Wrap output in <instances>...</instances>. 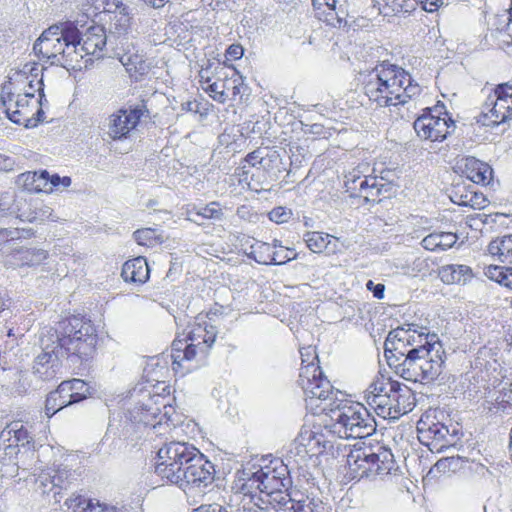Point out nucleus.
<instances>
[{"mask_svg": "<svg viewBox=\"0 0 512 512\" xmlns=\"http://www.w3.org/2000/svg\"><path fill=\"white\" fill-rule=\"evenodd\" d=\"M98 336L90 322L77 316L61 320L55 330L41 337L42 353L34 361V374L48 381L57 377L64 357L88 360L95 351Z\"/></svg>", "mask_w": 512, "mask_h": 512, "instance_id": "1", "label": "nucleus"}, {"mask_svg": "<svg viewBox=\"0 0 512 512\" xmlns=\"http://www.w3.org/2000/svg\"><path fill=\"white\" fill-rule=\"evenodd\" d=\"M363 90L377 107H390L404 105L422 89L403 68L382 62L364 76Z\"/></svg>", "mask_w": 512, "mask_h": 512, "instance_id": "2", "label": "nucleus"}, {"mask_svg": "<svg viewBox=\"0 0 512 512\" xmlns=\"http://www.w3.org/2000/svg\"><path fill=\"white\" fill-rule=\"evenodd\" d=\"M79 29L72 22L50 26L42 32L33 45L35 54L50 60L52 65L61 67L79 65L78 48Z\"/></svg>", "mask_w": 512, "mask_h": 512, "instance_id": "3", "label": "nucleus"}, {"mask_svg": "<svg viewBox=\"0 0 512 512\" xmlns=\"http://www.w3.org/2000/svg\"><path fill=\"white\" fill-rule=\"evenodd\" d=\"M446 353L436 334L426 339L425 346L413 352L408 361L397 364V375L405 380L431 383L438 379L444 369Z\"/></svg>", "mask_w": 512, "mask_h": 512, "instance_id": "4", "label": "nucleus"}, {"mask_svg": "<svg viewBox=\"0 0 512 512\" xmlns=\"http://www.w3.org/2000/svg\"><path fill=\"white\" fill-rule=\"evenodd\" d=\"M323 410L330 411V431L339 438H365L376 431L374 417L360 403L343 404L339 401L334 407L333 403H330Z\"/></svg>", "mask_w": 512, "mask_h": 512, "instance_id": "5", "label": "nucleus"}, {"mask_svg": "<svg viewBox=\"0 0 512 512\" xmlns=\"http://www.w3.org/2000/svg\"><path fill=\"white\" fill-rule=\"evenodd\" d=\"M347 465L354 478L386 476L394 468V456L390 449L376 447H355L347 455Z\"/></svg>", "mask_w": 512, "mask_h": 512, "instance_id": "6", "label": "nucleus"}, {"mask_svg": "<svg viewBox=\"0 0 512 512\" xmlns=\"http://www.w3.org/2000/svg\"><path fill=\"white\" fill-rule=\"evenodd\" d=\"M416 324H407L391 330L384 343V356L390 367L397 371V364L408 361V357L425 346L426 339H430V333L418 331Z\"/></svg>", "mask_w": 512, "mask_h": 512, "instance_id": "7", "label": "nucleus"}, {"mask_svg": "<svg viewBox=\"0 0 512 512\" xmlns=\"http://www.w3.org/2000/svg\"><path fill=\"white\" fill-rule=\"evenodd\" d=\"M298 383L304 392L307 404L317 407L323 404L322 411L330 403H333L334 407L339 402L338 394H342L339 390H334L330 381L323 376L320 366L316 363H309L300 368Z\"/></svg>", "mask_w": 512, "mask_h": 512, "instance_id": "8", "label": "nucleus"}, {"mask_svg": "<svg viewBox=\"0 0 512 512\" xmlns=\"http://www.w3.org/2000/svg\"><path fill=\"white\" fill-rule=\"evenodd\" d=\"M200 451L192 444L181 441L165 443L157 452L155 473L167 482H178L183 460L192 461Z\"/></svg>", "mask_w": 512, "mask_h": 512, "instance_id": "9", "label": "nucleus"}, {"mask_svg": "<svg viewBox=\"0 0 512 512\" xmlns=\"http://www.w3.org/2000/svg\"><path fill=\"white\" fill-rule=\"evenodd\" d=\"M2 95V103L5 107L8 118L16 124H24L25 127H32L41 121L44 115L40 104H36L35 94L5 91Z\"/></svg>", "mask_w": 512, "mask_h": 512, "instance_id": "10", "label": "nucleus"}, {"mask_svg": "<svg viewBox=\"0 0 512 512\" xmlns=\"http://www.w3.org/2000/svg\"><path fill=\"white\" fill-rule=\"evenodd\" d=\"M161 408H166L163 397L144 393L142 399L133 408H127L125 417L131 423L142 425L155 433H161L162 419L166 416V413L161 415Z\"/></svg>", "mask_w": 512, "mask_h": 512, "instance_id": "11", "label": "nucleus"}, {"mask_svg": "<svg viewBox=\"0 0 512 512\" xmlns=\"http://www.w3.org/2000/svg\"><path fill=\"white\" fill-rule=\"evenodd\" d=\"M512 119V86L500 84L484 104L477 122L483 126H495Z\"/></svg>", "mask_w": 512, "mask_h": 512, "instance_id": "12", "label": "nucleus"}, {"mask_svg": "<svg viewBox=\"0 0 512 512\" xmlns=\"http://www.w3.org/2000/svg\"><path fill=\"white\" fill-rule=\"evenodd\" d=\"M247 475L245 487L259 490L261 493H266L269 496H273L275 492L281 490H288L292 484L288 468L282 462L273 468H260L256 472L251 473V475Z\"/></svg>", "mask_w": 512, "mask_h": 512, "instance_id": "13", "label": "nucleus"}, {"mask_svg": "<svg viewBox=\"0 0 512 512\" xmlns=\"http://www.w3.org/2000/svg\"><path fill=\"white\" fill-rule=\"evenodd\" d=\"M178 482L173 484L177 485L184 491L199 490L203 491L210 486L215 479L214 464L210 462L201 452L190 463L183 474H180Z\"/></svg>", "mask_w": 512, "mask_h": 512, "instance_id": "14", "label": "nucleus"}, {"mask_svg": "<svg viewBox=\"0 0 512 512\" xmlns=\"http://www.w3.org/2000/svg\"><path fill=\"white\" fill-rule=\"evenodd\" d=\"M444 117L431 113L428 109L427 113L422 114L414 121V130L417 135L425 140L443 141L449 134L454 132L456 125L448 113H444Z\"/></svg>", "mask_w": 512, "mask_h": 512, "instance_id": "15", "label": "nucleus"}, {"mask_svg": "<svg viewBox=\"0 0 512 512\" xmlns=\"http://www.w3.org/2000/svg\"><path fill=\"white\" fill-rule=\"evenodd\" d=\"M145 106L137 105L121 108L107 118V135L112 140H122L129 137L144 115Z\"/></svg>", "mask_w": 512, "mask_h": 512, "instance_id": "16", "label": "nucleus"}, {"mask_svg": "<svg viewBox=\"0 0 512 512\" xmlns=\"http://www.w3.org/2000/svg\"><path fill=\"white\" fill-rule=\"evenodd\" d=\"M85 386V382L81 379L63 381L55 391L48 394L45 401L46 415L51 417L64 407L85 399L86 395L79 392Z\"/></svg>", "mask_w": 512, "mask_h": 512, "instance_id": "17", "label": "nucleus"}, {"mask_svg": "<svg viewBox=\"0 0 512 512\" xmlns=\"http://www.w3.org/2000/svg\"><path fill=\"white\" fill-rule=\"evenodd\" d=\"M107 44V35L102 26L93 25L84 34L79 32V41L75 44L78 48L79 61L84 56H95L97 59L104 57Z\"/></svg>", "mask_w": 512, "mask_h": 512, "instance_id": "18", "label": "nucleus"}, {"mask_svg": "<svg viewBox=\"0 0 512 512\" xmlns=\"http://www.w3.org/2000/svg\"><path fill=\"white\" fill-rule=\"evenodd\" d=\"M0 440L5 444L4 454L18 453L19 446H27L33 443V436L24 423L20 420L8 423L0 432Z\"/></svg>", "mask_w": 512, "mask_h": 512, "instance_id": "19", "label": "nucleus"}, {"mask_svg": "<svg viewBox=\"0 0 512 512\" xmlns=\"http://www.w3.org/2000/svg\"><path fill=\"white\" fill-rule=\"evenodd\" d=\"M391 388L389 390L391 419H398L414 409L415 396L410 388L398 381H394V384H391Z\"/></svg>", "mask_w": 512, "mask_h": 512, "instance_id": "20", "label": "nucleus"}, {"mask_svg": "<svg viewBox=\"0 0 512 512\" xmlns=\"http://www.w3.org/2000/svg\"><path fill=\"white\" fill-rule=\"evenodd\" d=\"M116 45L115 54L131 76L144 75L148 72L149 66L142 56L131 52L130 47H133V44L128 42V38L119 39Z\"/></svg>", "mask_w": 512, "mask_h": 512, "instance_id": "21", "label": "nucleus"}, {"mask_svg": "<svg viewBox=\"0 0 512 512\" xmlns=\"http://www.w3.org/2000/svg\"><path fill=\"white\" fill-rule=\"evenodd\" d=\"M359 192L367 202H380L381 199L378 197H390L396 192V189L392 180L380 182L377 176L368 175L359 182Z\"/></svg>", "mask_w": 512, "mask_h": 512, "instance_id": "22", "label": "nucleus"}, {"mask_svg": "<svg viewBox=\"0 0 512 512\" xmlns=\"http://www.w3.org/2000/svg\"><path fill=\"white\" fill-rule=\"evenodd\" d=\"M217 334L216 326L207 321L197 322L191 326L186 340H189L192 346H200V355L205 356L214 344Z\"/></svg>", "mask_w": 512, "mask_h": 512, "instance_id": "23", "label": "nucleus"}, {"mask_svg": "<svg viewBox=\"0 0 512 512\" xmlns=\"http://www.w3.org/2000/svg\"><path fill=\"white\" fill-rule=\"evenodd\" d=\"M417 431L420 439L430 440L434 446L443 447L448 444V427L440 422L430 421L428 416L418 421Z\"/></svg>", "mask_w": 512, "mask_h": 512, "instance_id": "24", "label": "nucleus"}, {"mask_svg": "<svg viewBox=\"0 0 512 512\" xmlns=\"http://www.w3.org/2000/svg\"><path fill=\"white\" fill-rule=\"evenodd\" d=\"M150 269L146 258L139 256L123 264L121 276L126 282L143 284L149 279Z\"/></svg>", "mask_w": 512, "mask_h": 512, "instance_id": "25", "label": "nucleus"}, {"mask_svg": "<svg viewBox=\"0 0 512 512\" xmlns=\"http://www.w3.org/2000/svg\"><path fill=\"white\" fill-rule=\"evenodd\" d=\"M466 177L476 184L487 185L492 179V168L474 157L466 158L465 170Z\"/></svg>", "mask_w": 512, "mask_h": 512, "instance_id": "26", "label": "nucleus"}, {"mask_svg": "<svg viewBox=\"0 0 512 512\" xmlns=\"http://www.w3.org/2000/svg\"><path fill=\"white\" fill-rule=\"evenodd\" d=\"M438 275L445 284H465L472 277V270L466 265L450 264L440 267Z\"/></svg>", "mask_w": 512, "mask_h": 512, "instance_id": "27", "label": "nucleus"}, {"mask_svg": "<svg viewBox=\"0 0 512 512\" xmlns=\"http://www.w3.org/2000/svg\"><path fill=\"white\" fill-rule=\"evenodd\" d=\"M456 234L451 232H434L423 238L421 245L429 251L447 250L457 241Z\"/></svg>", "mask_w": 512, "mask_h": 512, "instance_id": "28", "label": "nucleus"}, {"mask_svg": "<svg viewBox=\"0 0 512 512\" xmlns=\"http://www.w3.org/2000/svg\"><path fill=\"white\" fill-rule=\"evenodd\" d=\"M48 172L46 170L27 171L18 176V184L22 185L28 191L46 192Z\"/></svg>", "mask_w": 512, "mask_h": 512, "instance_id": "29", "label": "nucleus"}, {"mask_svg": "<svg viewBox=\"0 0 512 512\" xmlns=\"http://www.w3.org/2000/svg\"><path fill=\"white\" fill-rule=\"evenodd\" d=\"M45 68L36 62H27L23 65V73L27 74L31 80V84L35 85L36 92L38 93L36 104L43 105L47 102L44 94L43 73Z\"/></svg>", "mask_w": 512, "mask_h": 512, "instance_id": "30", "label": "nucleus"}, {"mask_svg": "<svg viewBox=\"0 0 512 512\" xmlns=\"http://www.w3.org/2000/svg\"><path fill=\"white\" fill-rule=\"evenodd\" d=\"M189 220L197 224H201L198 218L208 219L213 221H221L224 218L223 209L218 202H210L209 204L188 211Z\"/></svg>", "mask_w": 512, "mask_h": 512, "instance_id": "31", "label": "nucleus"}, {"mask_svg": "<svg viewBox=\"0 0 512 512\" xmlns=\"http://www.w3.org/2000/svg\"><path fill=\"white\" fill-rule=\"evenodd\" d=\"M9 90L23 93H28V91L33 94L36 93L35 85L31 84L28 75L23 73V67L9 76L8 83L3 86V92Z\"/></svg>", "mask_w": 512, "mask_h": 512, "instance_id": "32", "label": "nucleus"}, {"mask_svg": "<svg viewBox=\"0 0 512 512\" xmlns=\"http://www.w3.org/2000/svg\"><path fill=\"white\" fill-rule=\"evenodd\" d=\"M246 255L248 258L263 265H271L273 261H276L273 256L272 246L266 242L257 241L255 244H252Z\"/></svg>", "mask_w": 512, "mask_h": 512, "instance_id": "33", "label": "nucleus"}, {"mask_svg": "<svg viewBox=\"0 0 512 512\" xmlns=\"http://www.w3.org/2000/svg\"><path fill=\"white\" fill-rule=\"evenodd\" d=\"M48 252L44 249H27L23 251H19L15 255V259L18 261L21 266H38L44 260L47 259Z\"/></svg>", "mask_w": 512, "mask_h": 512, "instance_id": "34", "label": "nucleus"}, {"mask_svg": "<svg viewBox=\"0 0 512 512\" xmlns=\"http://www.w3.org/2000/svg\"><path fill=\"white\" fill-rule=\"evenodd\" d=\"M72 501L75 502V506L77 507L85 505V507H83V512H130L129 509L124 506L118 507L106 503H100L99 501L94 503L91 499L86 500L81 497H77Z\"/></svg>", "mask_w": 512, "mask_h": 512, "instance_id": "35", "label": "nucleus"}, {"mask_svg": "<svg viewBox=\"0 0 512 512\" xmlns=\"http://www.w3.org/2000/svg\"><path fill=\"white\" fill-rule=\"evenodd\" d=\"M135 241L139 245L152 247L156 244L163 242V236L157 229L153 228H142L138 229L133 233Z\"/></svg>", "mask_w": 512, "mask_h": 512, "instance_id": "36", "label": "nucleus"}, {"mask_svg": "<svg viewBox=\"0 0 512 512\" xmlns=\"http://www.w3.org/2000/svg\"><path fill=\"white\" fill-rule=\"evenodd\" d=\"M111 21V29H114V33H117L118 40L124 38L122 35H125L131 24V17L129 7L126 6L124 11H119L118 13L110 16Z\"/></svg>", "mask_w": 512, "mask_h": 512, "instance_id": "37", "label": "nucleus"}, {"mask_svg": "<svg viewBox=\"0 0 512 512\" xmlns=\"http://www.w3.org/2000/svg\"><path fill=\"white\" fill-rule=\"evenodd\" d=\"M367 403L374 409L376 414L384 419H391L390 395L367 396Z\"/></svg>", "mask_w": 512, "mask_h": 512, "instance_id": "38", "label": "nucleus"}, {"mask_svg": "<svg viewBox=\"0 0 512 512\" xmlns=\"http://www.w3.org/2000/svg\"><path fill=\"white\" fill-rule=\"evenodd\" d=\"M330 237L331 235L322 232H307L303 239L312 252L320 253L327 247Z\"/></svg>", "mask_w": 512, "mask_h": 512, "instance_id": "39", "label": "nucleus"}, {"mask_svg": "<svg viewBox=\"0 0 512 512\" xmlns=\"http://www.w3.org/2000/svg\"><path fill=\"white\" fill-rule=\"evenodd\" d=\"M391 384H394V380L391 379H385L384 377L377 378L374 380L366 390L367 396H379V395H385L389 393V390H391Z\"/></svg>", "mask_w": 512, "mask_h": 512, "instance_id": "40", "label": "nucleus"}, {"mask_svg": "<svg viewBox=\"0 0 512 512\" xmlns=\"http://www.w3.org/2000/svg\"><path fill=\"white\" fill-rule=\"evenodd\" d=\"M384 7L382 13L388 15L390 12L397 14L400 12H410L412 6L409 5L410 0H383Z\"/></svg>", "mask_w": 512, "mask_h": 512, "instance_id": "41", "label": "nucleus"}, {"mask_svg": "<svg viewBox=\"0 0 512 512\" xmlns=\"http://www.w3.org/2000/svg\"><path fill=\"white\" fill-rule=\"evenodd\" d=\"M200 354V346H192V343L189 342L185 345L183 350V355L181 354H172L171 357L173 359V365L181 366V362L184 360L192 361L196 358V356Z\"/></svg>", "mask_w": 512, "mask_h": 512, "instance_id": "42", "label": "nucleus"}, {"mask_svg": "<svg viewBox=\"0 0 512 512\" xmlns=\"http://www.w3.org/2000/svg\"><path fill=\"white\" fill-rule=\"evenodd\" d=\"M466 200H461L464 206H470L473 209H483L488 203V199L482 194L477 192H470L465 194Z\"/></svg>", "mask_w": 512, "mask_h": 512, "instance_id": "43", "label": "nucleus"}, {"mask_svg": "<svg viewBox=\"0 0 512 512\" xmlns=\"http://www.w3.org/2000/svg\"><path fill=\"white\" fill-rule=\"evenodd\" d=\"M72 183V180L69 176H63V177H60L58 174H53V175H50L48 173V179H47V193L49 192H52L54 188L56 189H59L60 187L62 188H67L71 185Z\"/></svg>", "mask_w": 512, "mask_h": 512, "instance_id": "44", "label": "nucleus"}, {"mask_svg": "<svg viewBox=\"0 0 512 512\" xmlns=\"http://www.w3.org/2000/svg\"><path fill=\"white\" fill-rule=\"evenodd\" d=\"M291 216V209L282 206L276 207L269 212V219L277 224L288 222Z\"/></svg>", "mask_w": 512, "mask_h": 512, "instance_id": "45", "label": "nucleus"}, {"mask_svg": "<svg viewBox=\"0 0 512 512\" xmlns=\"http://www.w3.org/2000/svg\"><path fill=\"white\" fill-rule=\"evenodd\" d=\"M361 173L362 171L358 168L353 169V171L349 172L347 175H345V187L347 191H351L352 193L359 191V185H357V182L361 180Z\"/></svg>", "mask_w": 512, "mask_h": 512, "instance_id": "46", "label": "nucleus"}, {"mask_svg": "<svg viewBox=\"0 0 512 512\" xmlns=\"http://www.w3.org/2000/svg\"><path fill=\"white\" fill-rule=\"evenodd\" d=\"M272 500L276 502L280 509H283L284 511H290L292 503H294V499L291 498V496L288 493L283 492V490L279 492H275L273 496H271Z\"/></svg>", "mask_w": 512, "mask_h": 512, "instance_id": "47", "label": "nucleus"}, {"mask_svg": "<svg viewBox=\"0 0 512 512\" xmlns=\"http://www.w3.org/2000/svg\"><path fill=\"white\" fill-rule=\"evenodd\" d=\"M314 503L309 499L295 500L290 507L293 512H314Z\"/></svg>", "mask_w": 512, "mask_h": 512, "instance_id": "48", "label": "nucleus"}, {"mask_svg": "<svg viewBox=\"0 0 512 512\" xmlns=\"http://www.w3.org/2000/svg\"><path fill=\"white\" fill-rule=\"evenodd\" d=\"M502 239V256L504 257L505 262L512 263V234L506 235L501 238Z\"/></svg>", "mask_w": 512, "mask_h": 512, "instance_id": "49", "label": "nucleus"}, {"mask_svg": "<svg viewBox=\"0 0 512 512\" xmlns=\"http://www.w3.org/2000/svg\"><path fill=\"white\" fill-rule=\"evenodd\" d=\"M208 91L210 93H214V95L212 96L214 98V100L221 102V103L225 102L227 95L224 91V85L220 86L219 83L214 82L209 85Z\"/></svg>", "mask_w": 512, "mask_h": 512, "instance_id": "50", "label": "nucleus"}, {"mask_svg": "<svg viewBox=\"0 0 512 512\" xmlns=\"http://www.w3.org/2000/svg\"><path fill=\"white\" fill-rule=\"evenodd\" d=\"M126 6L127 5H125L121 0H106L104 11L111 15H114L118 13L120 10L124 11Z\"/></svg>", "mask_w": 512, "mask_h": 512, "instance_id": "51", "label": "nucleus"}, {"mask_svg": "<svg viewBox=\"0 0 512 512\" xmlns=\"http://www.w3.org/2000/svg\"><path fill=\"white\" fill-rule=\"evenodd\" d=\"M244 54V48L240 44H232L226 50L227 60H238L242 58Z\"/></svg>", "mask_w": 512, "mask_h": 512, "instance_id": "52", "label": "nucleus"}, {"mask_svg": "<svg viewBox=\"0 0 512 512\" xmlns=\"http://www.w3.org/2000/svg\"><path fill=\"white\" fill-rule=\"evenodd\" d=\"M273 256L276 259L272 262L273 265H283L295 258V255H292V252L288 253V250L273 251Z\"/></svg>", "mask_w": 512, "mask_h": 512, "instance_id": "53", "label": "nucleus"}, {"mask_svg": "<svg viewBox=\"0 0 512 512\" xmlns=\"http://www.w3.org/2000/svg\"><path fill=\"white\" fill-rule=\"evenodd\" d=\"M366 288L372 292L373 296L377 299L384 298L385 285L382 283L375 284L372 280L366 283Z\"/></svg>", "mask_w": 512, "mask_h": 512, "instance_id": "54", "label": "nucleus"}, {"mask_svg": "<svg viewBox=\"0 0 512 512\" xmlns=\"http://www.w3.org/2000/svg\"><path fill=\"white\" fill-rule=\"evenodd\" d=\"M13 196L9 193L2 194L0 197V211L4 214L12 213Z\"/></svg>", "mask_w": 512, "mask_h": 512, "instance_id": "55", "label": "nucleus"}, {"mask_svg": "<svg viewBox=\"0 0 512 512\" xmlns=\"http://www.w3.org/2000/svg\"><path fill=\"white\" fill-rule=\"evenodd\" d=\"M493 271L498 273V276L496 278L497 282L512 289V268H509L507 270L508 274H504L497 267H494Z\"/></svg>", "mask_w": 512, "mask_h": 512, "instance_id": "56", "label": "nucleus"}, {"mask_svg": "<svg viewBox=\"0 0 512 512\" xmlns=\"http://www.w3.org/2000/svg\"><path fill=\"white\" fill-rule=\"evenodd\" d=\"M501 244H502V239H496V240H493L489 243L488 245V252L493 255V256H498L499 260L501 262H505L503 259L504 257L502 256V247H501Z\"/></svg>", "mask_w": 512, "mask_h": 512, "instance_id": "57", "label": "nucleus"}, {"mask_svg": "<svg viewBox=\"0 0 512 512\" xmlns=\"http://www.w3.org/2000/svg\"><path fill=\"white\" fill-rule=\"evenodd\" d=\"M15 160L7 155L0 153V172H9L14 169Z\"/></svg>", "mask_w": 512, "mask_h": 512, "instance_id": "58", "label": "nucleus"}, {"mask_svg": "<svg viewBox=\"0 0 512 512\" xmlns=\"http://www.w3.org/2000/svg\"><path fill=\"white\" fill-rule=\"evenodd\" d=\"M300 354L302 358V366L307 365L309 363H314V360L317 359L315 351L310 346L302 348L300 350Z\"/></svg>", "mask_w": 512, "mask_h": 512, "instance_id": "59", "label": "nucleus"}, {"mask_svg": "<svg viewBox=\"0 0 512 512\" xmlns=\"http://www.w3.org/2000/svg\"><path fill=\"white\" fill-rule=\"evenodd\" d=\"M192 512H228L225 507L220 504L212 503L208 505H201L194 509Z\"/></svg>", "mask_w": 512, "mask_h": 512, "instance_id": "60", "label": "nucleus"}, {"mask_svg": "<svg viewBox=\"0 0 512 512\" xmlns=\"http://www.w3.org/2000/svg\"><path fill=\"white\" fill-rule=\"evenodd\" d=\"M264 157L262 155V151L261 150H255L251 153H249L246 158H245V161L255 167L257 166L258 164H261L262 161H263Z\"/></svg>", "mask_w": 512, "mask_h": 512, "instance_id": "61", "label": "nucleus"}, {"mask_svg": "<svg viewBox=\"0 0 512 512\" xmlns=\"http://www.w3.org/2000/svg\"><path fill=\"white\" fill-rule=\"evenodd\" d=\"M423 5V9L428 12L437 10L440 6L446 3V0H419Z\"/></svg>", "mask_w": 512, "mask_h": 512, "instance_id": "62", "label": "nucleus"}, {"mask_svg": "<svg viewBox=\"0 0 512 512\" xmlns=\"http://www.w3.org/2000/svg\"><path fill=\"white\" fill-rule=\"evenodd\" d=\"M188 340L175 339L172 343V354H181L183 355L184 347Z\"/></svg>", "mask_w": 512, "mask_h": 512, "instance_id": "63", "label": "nucleus"}, {"mask_svg": "<svg viewBox=\"0 0 512 512\" xmlns=\"http://www.w3.org/2000/svg\"><path fill=\"white\" fill-rule=\"evenodd\" d=\"M15 238V232L7 229V228H0V245L9 241L10 239Z\"/></svg>", "mask_w": 512, "mask_h": 512, "instance_id": "64", "label": "nucleus"}]
</instances>
